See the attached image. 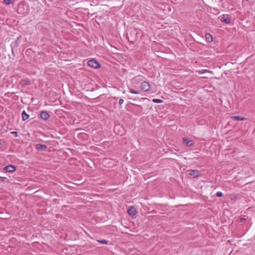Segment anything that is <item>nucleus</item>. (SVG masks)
I'll return each mask as SVG.
<instances>
[{
	"instance_id": "aec40b11",
	"label": "nucleus",
	"mask_w": 255,
	"mask_h": 255,
	"mask_svg": "<svg viewBox=\"0 0 255 255\" xmlns=\"http://www.w3.org/2000/svg\"><path fill=\"white\" fill-rule=\"evenodd\" d=\"M0 178L2 181H4L6 179V177H0Z\"/></svg>"
},
{
	"instance_id": "0eeeda50",
	"label": "nucleus",
	"mask_w": 255,
	"mask_h": 255,
	"mask_svg": "<svg viewBox=\"0 0 255 255\" xmlns=\"http://www.w3.org/2000/svg\"><path fill=\"white\" fill-rule=\"evenodd\" d=\"M184 143L188 146H191L194 144V141L192 140H189L187 138H183Z\"/></svg>"
},
{
	"instance_id": "7ed1b4c3",
	"label": "nucleus",
	"mask_w": 255,
	"mask_h": 255,
	"mask_svg": "<svg viewBox=\"0 0 255 255\" xmlns=\"http://www.w3.org/2000/svg\"><path fill=\"white\" fill-rule=\"evenodd\" d=\"M3 169L8 172H13L16 170V167L13 165H8L4 167Z\"/></svg>"
},
{
	"instance_id": "f8f14e48",
	"label": "nucleus",
	"mask_w": 255,
	"mask_h": 255,
	"mask_svg": "<svg viewBox=\"0 0 255 255\" xmlns=\"http://www.w3.org/2000/svg\"><path fill=\"white\" fill-rule=\"evenodd\" d=\"M36 147L37 149L40 150H45L46 148V146L44 144H37L36 145Z\"/></svg>"
},
{
	"instance_id": "f257e3e1",
	"label": "nucleus",
	"mask_w": 255,
	"mask_h": 255,
	"mask_svg": "<svg viewBox=\"0 0 255 255\" xmlns=\"http://www.w3.org/2000/svg\"><path fill=\"white\" fill-rule=\"evenodd\" d=\"M151 87L150 84L147 81L142 82L140 85V89L143 92H149Z\"/></svg>"
},
{
	"instance_id": "20e7f679",
	"label": "nucleus",
	"mask_w": 255,
	"mask_h": 255,
	"mask_svg": "<svg viewBox=\"0 0 255 255\" xmlns=\"http://www.w3.org/2000/svg\"><path fill=\"white\" fill-rule=\"evenodd\" d=\"M187 172L188 175L193 177H197L199 174V171L197 170H188Z\"/></svg>"
},
{
	"instance_id": "423d86ee",
	"label": "nucleus",
	"mask_w": 255,
	"mask_h": 255,
	"mask_svg": "<svg viewBox=\"0 0 255 255\" xmlns=\"http://www.w3.org/2000/svg\"><path fill=\"white\" fill-rule=\"evenodd\" d=\"M40 117L44 120H47L49 118V115L46 111H42L40 113Z\"/></svg>"
},
{
	"instance_id": "ddd939ff",
	"label": "nucleus",
	"mask_w": 255,
	"mask_h": 255,
	"mask_svg": "<svg viewBox=\"0 0 255 255\" xmlns=\"http://www.w3.org/2000/svg\"><path fill=\"white\" fill-rule=\"evenodd\" d=\"M129 92L132 94H140V91L138 90H134L133 89H130Z\"/></svg>"
},
{
	"instance_id": "f03ea898",
	"label": "nucleus",
	"mask_w": 255,
	"mask_h": 255,
	"mask_svg": "<svg viewBox=\"0 0 255 255\" xmlns=\"http://www.w3.org/2000/svg\"><path fill=\"white\" fill-rule=\"evenodd\" d=\"M88 65L93 68L98 69L100 67V64L96 60L93 59L88 62Z\"/></svg>"
},
{
	"instance_id": "6ab92c4d",
	"label": "nucleus",
	"mask_w": 255,
	"mask_h": 255,
	"mask_svg": "<svg viewBox=\"0 0 255 255\" xmlns=\"http://www.w3.org/2000/svg\"><path fill=\"white\" fill-rule=\"evenodd\" d=\"M124 102V101L123 99H120L119 100L120 105L121 106L123 104Z\"/></svg>"
},
{
	"instance_id": "2eb2a0df",
	"label": "nucleus",
	"mask_w": 255,
	"mask_h": 255,
	"mask_svg": "<svg viewBox=\"0 0 255 255\" xmlns=\"http://www.w3.org/2000/svg\"><path fill=\"white\" fill-rule=\"evenodd\" d=\"M98 242H100L101 244L107 245L108 243L107 240H97Z\"/></svg>"
},
{
	"instance_id": "dca6fc26",
	"label": "nucleus",
	"mask_w": 255,
	"mask_h": 255,
	"mask_svg": "<svg viewBox=\"0 0 255 255\" xmlns=\"http://www.w3.org/2000/svg\"><path fill=\"white\" fill-rule=\"evenodd\" d=\"M216 195L218 197H221L223 196V193L221 192H217Z\"/></svg>"
},
{
	"instance_id": "4468645a",
	"label": "nucleus",
	"mask_w": 255,
	"mask_h": 255,
	"mask_svg": "<svg viewBox=\"0 0 255 255\" xmlns=\"http://www.w3.org/2000/svg\"><path fill=\"white\" fill-rule=\"evenodd\" d=\"M152 102L154 103H158V104H159V103H161L163 102V101L160 100V99H152Z\"/></svg>"
},
{
	"instance_id": "5701e85b",
	"label": "nucleus",
	"mask_w": 255,
	"mask_h": 255,
	"mask_svg": "<svg viewBox=\"0 0 255 255\" xmlns=\"http://www.w3.org/2000/svg\"><path fill=\"white\" fill-rule=\"evenodd\" d=\"M119 128V126L116 127L115 128V131H116V130L117 129V128Z\"/></svg>"
},
{
	"instance_id": "1a4fd4ad",
	"label": "nucleus",
	"mask_w": 255,
	"mask_h": 255,
	"mask_svg": "<svg viewBox=\"0 0 255 255\" xmlns=\"http://www.w3.org/2000/svg\"><path fill=\"white\" fill-rule=\"evenodd\" d=\"M22 119L23 121H25L29 118V115H28L25 111H23L21 114Z\"/></svg>"
},
{
	"instance_id": "f3484780",
	"label": "nucleus",
	"mask_w": 255,
	"mask_h": 255,
	"mask_svg": "<svg viewBox=\"0 0 255 255\" xmlns=\"http://www.w3.org/2000/svg\"><path fill=\"white\" fill-rule=\"evenodd\" d=\"M141 76H137L135 78H134L133 79H132V81L133 82H136L137 81H138L139 79V78Z\"/></svg>"
},
{
	"instance_id": "6e6552de",
	"label": "nucleus",
	"mask_w": 255,
	"mask_h": 255,
	"mask_svg": "<svg viewBox=\"0 0 255 255\" xmlns=\"http://www.w3.org/2000/svg\"><path fill=\"white\" fill-rule=\"evenodd\" d=\"M221 20L222 22H225L226 24H229L231 22L230 19L226 15H223Z\"/></svg>"
},
{
	"instance_id": "b1692460",
	"label": "nucleus",
	"mask_w": 255,
	"mask_h": 255,
	"mask_svg": "<svg viewBox=\"0 0 255 255\" xmlns=\"http://www.w3.org/2000/svg\"><path fill=\"white\" fill-rule=\"evenodd\" d=\"M114 99H118V98H117V97H114Z\"/></svg>"
},
{
	"instance_id": "9d476101",
	"label": "nucleus",
	"mask_w": 255,
	"mask_h": 255,
	"mask_svg": "<svg viewBox=\"0 0 255 255\" xmlns=\"http://www.w3.org/2000/svg\"><path fill=\"white\" fill-rule=\"evenodd\" d=\"M231 119L235 121H243L245 120V118L240 116H233Z\"/></svg>"
},
{
	"instance_id": "412c9836",
	"label": "nucleus",
	"mask_w": 255,
	"mask_h": 255,
	"mask_svg": "<svg viewBox=\"0 0 255 255\" xmlns=\"http://www.w3.org/2000/svg\"><path fill=\"white\" fill-rule=\"evenodd\" d=\"M12 134H16V135H17V132H16V131H12L11 132Z\"/></svg>"
},
{
	"instance_id": "9b49d317",
	"label": "nucleus",
	"mask_w": 255,
	"mask_h": 255,
	"mask_svg": "<svg viewBox=\"0 0 255 255\" xmlns=\"http://www.w3.org/2000/svg\"><path fill=\"white\" fill-rule=\"evenodd\" d=\"M205 38L208 42H212L213 41V38L210 33H206L205 34Z\"/></svg>"
},
{
	"instance_id": "a211bd4d",
	"label": "nucleus",
	"mask_w": 255,
	"mask_h": 255,
	"mask_svg": "<svg viewBox=\"0 0 255 255\" xmlns=\"http://www.w3.org/2000/svg\"><path fill=\"white\" fill-rule=\"evenodd\" d=\"M4 2L6 5H9L10 3V0H4Z\"/></svg>"
},
{
	"instance_id": "39448f33",
	"label": "nucleus",
	"mask_w": 255,
	"mask_h": 255,
	"mask_svg": "<svg viewBox=\"0 0 255 255\" xmlns=\"http://www.w3.org/2000/svg\"><path fill=\"white\" fill-rule=\"evenodd\" d=\"M128 214L130 215V216H131L133 218L136 217V212L135 209L134 207H130L128 209Z\"/></svg>"
},
{
	"instance_id": "4be33fe9",
	"label": "nucleus",
	"mask_w": 255,
	"mask_h": 255,
	"mask_svg": "<svg viewBox=\"0 0 255 255\" xmlns=\"http://www.w3.org/2000/svg\"><path fill=\"white\" fill-rule=\"evenodd\" d=\"M245 219H244V218H241V222H243L244 221H245Z\"/></svg>"
}]
</instances>
